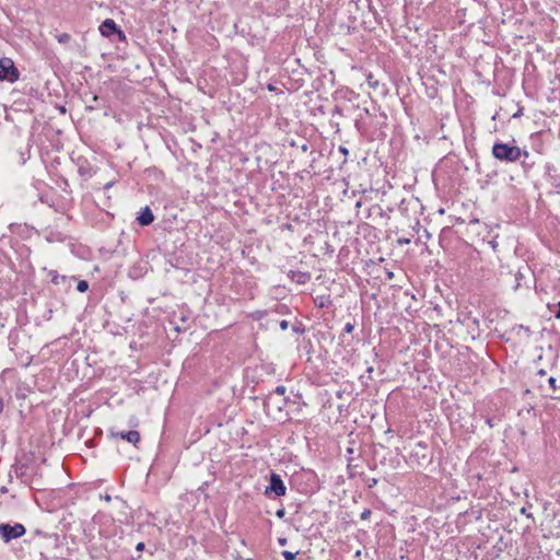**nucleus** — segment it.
Returning a JSON list of instances; mask_svg holds the SVG:
<instances>
[{
    "mask_svg": "<svg viewBox=\"0 0 560 560\" xmlns=\"http://www.w3.org/2000/svg\"><path fill=\"white\" fill-rule=\"evenodd\" d=\"M491 152L494 159L505 163H514L522 156L528 158L529 155L528 151L522 150L517 145L503 142H495Z\"/></svg>",
    "mask_w": 560,
    "mask_h": 560,
    "instance_id": "f257e3e1",
    "label": "nucleus"
},
{
    "mask_svg": "<svg viewBox=\"0 0 560 560\" xmlns=\"http://www.w3.org/2000/svg\"><path fill=\"white\" fill-rule=\"evenodd\" d=\"M20 78V71L14 66V62L10 58L0 59V81H8L14 83Z\"/></svg>",
    "mask_w": 560,
    "mask_h": 560,
    "instance_id": "f03ea898",
    "label": "nucleus"
},
{
    "mask_svg": "<svg viewBox=\"0 0 560 560\" xmlns=\"http://www.w3.org/2000/svg\"><path fill=\"white\" fill-rule=\"evenodd\" d=\"M287 492V487L284 486V482L280 475L276 472L270 474L269 478V486L265 489V494L267 497L275 495V497H283Z\"/></svg>",
    "mask_w": 560,
    "mask_h": 560,
    "instance_id": "7ed1b4c3",
    "label": "nucleus"
},
{
    "mask_svg": "<svg viewBox=\"0 0 560 560\" xmlns=\"http://www.w3.org/2000/svg\"><path fill=\"white\" fill-rule=\"evenodd\" d=\"M24 534H25V527L20 523H15L14 525L0 524V537L5 542H9L12 539L20 538Z\"/></svg>",
    "mask_w": 560,
    "mask_h": 560,
    "instance_id": "20e7f679",
    "label": "nucleus"
},
{
    "mask_svg": "<svg viewBox=\"0 0 560 560\" xmlns=\"http://www.w3.org/2000/svg\"><path fill=\"white\" fill-rule=\"evenodd\" d=\"M100 33L105 37L117 35L120 42L126 40L125 33L118 27L113 19H106L103 21V23L100 25Z\"/></svg>",
    "mask_w": 560,
    "mask_h": 560,
    "instance_id": "39448f33",
    "label": "nucleus"
},
{
    "mask_svg": "<svg viewBox=\"0 0 560 560\" xmlns=\"http://www.w3.org/2000/svg\"><path fill=\"white\" fill-rule=\"evenodd\" d=\"M530 147L533 151L540 155L546 153L544 132H535L530 136Z\"/></svg>",
    "mask_w": 560,
    "mask_h": 560,
    "instance_id": "423d86ee",
    "label": "nucleus"
},
{
    "mask_svg": "<svg viewBox=\"0 0 560 560\" xmlns=\"http://www.w3.org/2000/svg\"><path fill=\"white\" fill-rule=\"evenodd\" d=\"M110 435L114 438H120L122 440L128 441L129 443L136 445L140 441V433L137 430H130V431H120V432H114L110 431Z\"/></svg>",
    "mask_w": 560,
    "mask_h": 560,
    "instance_id": "0eeeda50",
    "label": "nucleus"
},
{
    "mask_svg": "<svg viewBox=\"0 0 560 560\" xmlns=\"http://www.w3.org/2000/svg\"><path fill=\"white\" fill-rule=\"evenodd\" d=\"M137 221L142 226L150 225L154 221L152 210L148 206L142 208L139 215L137 217Z\"/></svg>",
    "mask_w": 560,
    "mask_h": 560,
    "instance_id": "6e6552de",
    "label": "nucleus"
},
{
    "mask_svg": "<svg viewBox=\"0 0 560 560\" xmlns=\"http://www.w3.org/2000/svg\"><path fill=\"white\" fill-rule=\"evenodd\" d=\"M289 278L293 280L294 282L299 284H305L311 280V273L310 272H303V271H293L291 270L288 273Z\"/></svg>",
    "mask_w": 560,
    "mask_h": 560,
    "instance_id": "1a4fd4ad",
    "label": "nucleus"
},
{
    "mask_svg": "<svg viewBox=\"0 0 560 560\" xmlns=\"http://www.w3.org/2000/svg\"><path fill=\"white\" fill-rule=\"evenodd\" d=\"M287 389L285 386L279 385L275 388L273 393L270 394L265 400V408H269L271 404H273V395L283 396Z\"/></svg>",
    "mask_w": 560,
    "mask_h": 560,
    "instance_id": "9d476101",
    "label": "nucleus"
},
{
    "mask_svg": "<svg viewBox=\"0 0 560 560\" xmlns=\"http://www.w3.org/2000/svg\"><path fill=\"white\" fill-rule=\"evenodd\" d=\"M524 280H525V272L522 269H518V271L515 273L514 290H518L520 288H522Z\"/></svg>",
    "mask_w": 560,
    "mask_h": 560,
    "instance_id": "9b49d317",
    "label": "nucleus"
},
{
    "mask_svg": "<svg viewBox=\"0 0 560 560\" xmlns=\"http://www.w3.org/2000/svg\"><path fill=\"white\" fill-rule=\"evenodd\" d=\"M548 386L552 393H556L558 389H560V384L558 380L552 376L548 378Z\"/></svg>",
    "mask_w": 560,
    "mask_h": 560,
    "instance_id": "f8f14e48",
    "label": "nucleus"
},
{
    "mask_svg": "<svg viewBox=\"0 0 560 560\" xmlns=\"http://www.w3.org/2000/svg\"><path fill=\"white\" fill-rule=\"evenodd\" d=\"M536 164L535 161H530L529 160V156L528 158H524L523 161H522V167L524 168V171H529L534 167V165Z\"/></svg>",
    "mask_w": 560,
    "mask_h": 560,
    "instance_id": "ddd939ff",
    "label": "nucleus"
},
{
    "mask_svg": "<svg viewBox=\"0 0 560 560\" xmlns=\"http://www.w3.org/2000/svg\"><path fill=\"white\" fill-rule=\"evenodd\" d=\"M56 38H57L58 43L67 44L70 42L71 36L68 33H61V34L57 35Z\"/></svg>",
    "mask_w": 560,
    "mask_h": 560,
    "instance_id": "4468645a",
    "label": "nucleus"
},
{
    "mask_svg": "<svg viewBox=\"0 0 560 560\" xmlns=\"http://www.w3.org/2000/svg\"><path fill=\"white\" fill-rule=\"evenodd\" d=\"M89 289V283L85 280H81L78 282L77 290L79 292H85Z\"/></svg>",
    "mask_w": 560,
    "mask_h": 560,
    "instance_id": "2eb2a0df",
    "label": "nucleus"
},
{
    "mask_svg": "<svg viewBox=\"0 0 560 560\" xmlns=\"http://www.w3.org/2000/svg\"><path fill=\"white\" fill-rule=\"evenodd\" d=\"M366 82L368 84L373 88V89H376L378 86V81L374 79V77L372 74H369L368 78H366Z\"/></svg>",
    "mask_w": 560,
    "mask_h": 560,
    "instance_id": "dca6fc26",
    "label": "nucleus"
},
{
    "mask_svg": "<svg viewBox=\"0 0 560 560\" xmlns=\"http://www.w3.org/2000/svg\"><path fill=\"white\" fill-rule=\"evenodd\" d=\"M298 552H291L289 550L282 551V556L285 560H295Z\"/></svg>",
    "mask_w": 560,
    "mask_h": 560,
    "instance_id": "f3484780",
    "label": "nucleus"
},
{
    "mask_svg": "<svg viewBox=\"0 0 560 560\" xmlns=\"http://www.w3.org/2000/svg\"><path fill=\"white\" fill-rule=\"evenodd\" d=\"M50 275H51V281L55 284H59L60 283L59 279L65 280V276L60 277L56 271H51Z\"/></svg>",
    "mask_w": 560,
    "mask_h": 560,
    "instance_id": "a211bd4d",
    "label": "nucleus"
},
{
    "mask_svg": "<svg viewBox=\"0 0 560 560\" xmlns=\"http://www.w3.org/2000/svg\"><path fill=\"white\" fill-rule=\"evenodd\" d=\"M354 329V325L352 323H346L345 327H343V331L346 334H351Z\"/></svg>",
    "mask_w": 560,
    "mask_h": 560,
    "instance_id": "6ab92c4d",
    "label": "nucleus"
},
{
    "mask_svg": "<svg viewBox=\"0 0 560 560\" xmlns=\"http://www.w3.org/2000/svg\"><path fill=\"white\" fill-rule=\"evenodd\" d=\"M498 421L495 418H487L486 419V423L490 427V428H493L498 424Z\"/></svg>",
    "mask_w": 560,
    "mask_h": 560,
    "instance_id": "aec40b11",
    "label": "nucleus"
},
{
    "mask_svg": "<svg viewBox=\"0 0 560 560\" xmlns=\"http://www.w3.org/2000/svg\"><path fill=\"white\" fill-rule=\"evenodd\" d=\"M370 516H371V511H370V510H368V509H365V510L361 513V515H360L361 520H369V518H370Z\"/></svg>",
    "mask_w": 560,
    "mask_h": 560,
    "instance_id": "412c9836",
    "label": "nucleus"
},
{
    "mask_svg": "<svg viewBox=\"0 0 560 560\" xmlns=\"http://www.w3.org/2000/svg\"><path fill=\"white\" fill-rule=\"evenodd\" d=\"M328 302H329L328 299H325L324 296H320L319 298V302H318V307L323 308V307L327 306Z\"/></svg>",
    "mask_w": 560,
    "mask_h": 560,
    "instance_id": "4be33fe9",
    "label": "nucleus"
},
{
    "mask_svg": "<svg viewBox=\"0 0 560 560\" xmlns=\"http://www.w3.org/2000/svg\"><path fill=\"white\" fill-rule=\"evenodd\" d=\"M556 307L555 317L560 319V301L553 305Z\"/></svg>",
    "mask_w": 560,
    "mask_h": 560,
    "instance_id": "5701e85b",
    "label": "nucleus"
},
{
    "mask_svg": "<svg viewBox=\"0 0 560 560\" xmlns=\"http://www.w3.org/2000/svg\"><path fill=\"white\" fill-rule=\"evenodd\" d=\"M279 326H280V329H281V330H287V329H288V327H289V323H288V320L283 319V320H281V322L279 323Z\"/></svg>",
    "mask_w": 560,
    "mask_h": 560,
    "instance_id": "b1692460",
    "label": "nucleus"
},
{
    "mask_svg": "<svg viewBox=\"0 0 560 560\" xmlns=\"http://www.w3.org/2000/svg\"><path fill=\"white\" fill-rule=\"evenodd\" d=\"M521 513H522L523 515H525L526 517H528V518H532V517H533L532 513L527 512V509H526V508H522V509H521Z\"/></svg>",
    "mask_w": 560,
    "mask_h": 560,
    "instance_id": "393cba45",
    "label": "nucleus"
},
{
    "mask_svg": "<svg viewBox=\"0 0 560 560\" xmlns=\"http://www.w3.org/2000/svg\"><path fill=\"white\" fill-rule=\"evenodd\" d=\"M144 547H145L144 542L140 541V542L137 544L136 550L137 551H142L144 549Z\"/></svg>",
    "mask_w": 560,
    "mask_h": 560,
    "instance_id": "a878e982",
    "label": "nucleus"
},
{
    "mask_svg": "<svg viewBox=\"0 0 560 560\" xmlns=\"http://www.w3.org/2000/svg\"><path fill=\"white\" fill-rule=\"evenodd\" d=\"M285 514V511L284 509H280L276 512V515L279 517V518H282Z\"/></svg>",
    "mask_w": 560,
    "mask_h": 560,
    "instance_id": "bb28decb",
    "label": "nucleus"
},
{
    "mask_svg": "<svg viewBox=\"0 0 560 560\" xmlns=\"http://www.w3.org/2000/svg\"><path fill=\"white\" fill-rule=\"evenodd\" d=\"M552 185L557 188V190H560V182H557L556 178H553Z\"/></svg>",
    "mask_w": 560,
    "mask_h": 560,
    "instance_id": "cd10ccee",
    "label": "nucleus"
},
{
    "mask_svg": "<svg viewBox=\"0 0 560 560\" xmlns=\"http://www.w3.org/2000/svg\"><path fill=\"white\" fill-rule=\"evenodd\" d=\"M339 151H340L342 154H345V155H347V154H348V149H347V148H345V147H339Z\"/></svg>",
    "mask_w": 560,
    "mask_h": 560,
    "instance_id": "c85d7f7f",
    "label": "nucleus"
},
{
    "mask_svg": "<svg viewBox=\"0 0 560 560\" xmlns=\"http://www.w3.org/2000/svg\"><path fill=\"white\" fill-rule=\"evenodd\" d=\"M546 374H547L546 371L542 369L537 372V375L541 376V377L545 376Z\"/></svg>",
    "mask_w": 560,
    "mask_h": 560,
    "instance_id": "c756f323",
    "label": "nucleus"
},
{
    "mask_svg": "<svg viewBox=\"0 0 560 560\" xmlns=\"http://www.w3.org/2000/svg\"><path fill=\"white\" fill-rule=\"evenodd\" d=\"M278 541L282 546L287 544V539L285 538H279Z\"/></svg>",
    "mask_w": 560,
    "mask_h": 560,
    "instance_id": "7c9ffc66",
    "label": "nucleus"
},
{
    "mask_svg": "<svg viewBox=\"0 0 560 560\" xmlns=\"http://www.w3.org/2000/svg\"><path fill=\"white\" fill-rule=\"evenodd\" d=\"M112 186H113V183L109 182V183L105 184L104 189H109Z\"/></svg>",
    "mask_w": 560,
    "mask_h": 560,
    "instance_id": "2f4dec72",
    "label": "nucleus"
},
{
    "mask_svg": "<svg viewBox=\"0 0 560 560\" xmlns=\"http://www.w3.org/2000/svg\"><path fill=\"white\" fill-rule=\"evenodd\" d=\"M35 534H36V535H38V536H45V537L47 536V535H46V534H44L42 530H36V532H35Z\"/></svg>",
    "mask_w": 560,
    "mask_h": 560,
    "instance_id": "473e14b6",
    "label": "nucleus"
},
{
    "mask_svg": "<svg viewBox=\"0 0 560 560\" xmlns=\"http://www.w3.org/2000/svg\"><path fill=\"white\" fill-rule=\"evenodd\" d=\"M3 411V401L0 399V413Z\"/></svg>",
    "mask_w": 560,
    "mask_h": 560,
    "instance_id": "72a5a7b5",
    "label": "nucleus"
},
{
    "mask_svg": "<svg viewBox=\"0 0 560 560\" xmlns=\"http://www.w3.org/2000/svg\"><path fill=\"white\" fill-rule=\"evenodd\" d=\"M552 399H560V395H550Z\"/></svg>",
    "mask_w": 560,
    "mask_h": 560,
    "instance_id": "f704fd0d",
    "label": "nucleus"
},
{
    "mask_svg": "<svg viewBox=\"0 0 560 560\" xmlns=\"http://www.w3.org/2000/svg\"><path fill=\"white\" fill-rule=\"evenodd\" d=\"M104 499H105L107 502H109V501H110V495L106 494V495L104 497Z\"/></svg>",
    "mask_w": 560,
    "mask_h": 560,
    "instance_id": "c9c22d12",
    "label": "nucleus"
},
{
    "mask_svg": "<svg viewBox=\"0 0 560 560\" xmlns=\"http://www.w3.org/2000/svg\"><path fill=\"white\" fill-rule=\"evenodd\" d=\"M521 116V110L520 112H516V114L513 115L514 118Z\"/></svg>",
    "mask_w": 560,
    "mask_h": 560,
    "instance_id": "e433bc0d",
    "label": "nucleus"
},
{
    "mask_svg": "<svg viewBox=\"0 0 560 560\" xmlns=\"http://www.w3.org/2000/svg\"><path fill=\"white\" fill-rule=\"evenodd\" d=\"M268 89H269L270 91H272V90H273V86H272V85H268Z\"/></svg>",
    "mask_w": 560,
    "mask_h": 560,
    "instance_id": "4c0bfd02",
    "label": "nucleus"
},
{
    "mask_svg": "<svg viewBox=\"0 0 560 560\" xmlns=\"http://www.w3.org/2000/svg\"><path fill=\"white\" fill-rule=\"evenodd\" d=\"M246 560H253V559L248 558V559H246Z\"/></svg>",
    "mask_w": 560,
    "mask_h": 560,
    "instance_id": "58836bf2",
    "label": "nucleus"
}]
</instances>
